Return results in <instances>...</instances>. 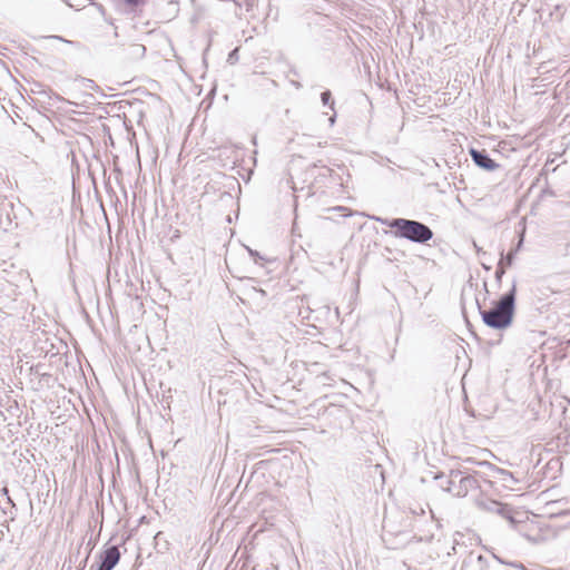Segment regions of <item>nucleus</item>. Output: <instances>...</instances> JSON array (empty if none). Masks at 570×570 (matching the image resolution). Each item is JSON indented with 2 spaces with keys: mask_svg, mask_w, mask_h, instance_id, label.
Segmentation results:
<instances>
[{
  "mask_svg": "<svg viewBox=\"0 0 570 570\" xmlns=\"http://www.w3.org/2000/svg\"><path fill=\"white\" fill-rule=\"evenodd\" d=\"M120 551L118 547L111 546L100 554V563L97 570H112L119 562Z\"/></svg>",
  "mask_w": 570,
  "mask_h": 570,
  "instance_id": "39448f33",
  "label": "nucleus"
},
{
  "mask_svg": "<svg viewBox=\"0 0 570 570\" xmlns=\"http://www.w3.org/2000/svg\"><path fill=\"white\" fill-rule=\"evenodd\" d=\"M502 475H503V478H502L503 481H509V480L514 481L512 473H510L508 471H502Z\"/></svg>",
  "mask_w": 570,
  "mask_h": 570,
  "instance_id": "ddd939ff",
  "label": "nucleus"
},
{
  "mask_svg": "<svg viewBox=\"0 0 570 570\" xmlns=\"http://www.w3.org/2000/svg\"><path fill=\"white\" fill-rule=\"evenodd\" d=\"M435 479L439 481V487L441 488V484L446 485V480H449V476L441 474L435 476Z\"/></svg>",
  "mask_w": 570,
  "mask_h": 570,
  "instance_id": "f8f14e48",
  "label": "nucleus"
},
{
  "mask_svg": "<svg viewBox=\"0 0 570 570\" xmlns=\"http://www.w3.org/2000/svg\"><path fill=\"white\" fill-rule=\"evenodd\" d=\"M505 273V267L503 266V261H500L495 271V277L498 281L501 279L503 274Z\"/></svg>",
  "mask_w": 570,
  "mask_h": 570,
  "instance_id": "6e6552de",
  "label": "nucleus"
},
{
  "mask_svg": "<svg viewBox=\"0 0 570 570\" xmlns=\"http://www.w3.org/2000/svg\"><path fill=\"white\" fill-rule=\"evenodd\" d=\"M470 154L474 164L480 168L493 170L499 167V165L491 159L484 150L471 149Z\"/></svg>",
  "mask_w": 570,
  "mask_h": 570,
  "instance_id": "423d86ee",
  "label": "nucleus"
},
{
  "mask_svg": "<svg viewBox=\"0 0 570 570\" xmlns=\"http://www.w3.org/2000/svg\"><path fill=\"white\" fill-rule=\"evenodd\" d=\"M515 308V284L512 288L502 295L494 306L487 311H481L482 321L491 328L503 330L511 325Z\"/></svg>",
  "mask_w": 570,
  "mask_h": 570,
  "instance_id": "f257e3e1",
  "label": "nucleus"
},
{
  "mask_svg": "<svg viewBox=\"0 0 570 570\" xmlns=\"http://www.w3.org/2000/svg\"><path fill=\"white\" fill-rule=\"evenodd\" d=\"M126 3L130 4V6H138L139 3H141L144 0H125Z\"/></svg>",
  "mask_w": 570,
  "mask_h": 570,
  "instance_id": "4468645a",
  "label": "nucleus"
},
{
  "mask_svg": "<svg viewBox=\"0 0 570 570\" xmlns=\"http://www.w3.org/2000/svg\"><path fill=\"white\" fill-rule=\"evenodd\" d=\"M503 261V266H510L513 263V253H509L505 257L502 255L501 259Z\"/></svg>",
  "mask_w": 570,
  "mask_h": 570,
  "instance_id": "1a4fd4ad",
  "label": "nucleus"
},
{
  "mask_svg": "<svg viewBox=\"0 0 570 570\" xmlns=\"http://www.w3.org/2000/svg\"><path fill=\"white\" fill-rule=\"evenodd\" d=\"M476 504L481 510L497 514L502 519L509 521L511 524H514L517 522V520L514 519L513 508L507 503H502L492 499H482L479 500Z\"/></svg>",
  "mask_w": 570,
  "mask_h": 570,
  "instance_id": "20e7f679",
  "label": "nucleus"
},
{
  "mask_svg": "<svg viewBox=\"0 0 570 570\" xmlns=\"http://www.w3.org/2000/svg\"><path fill=\"white\" fill-rule=\"evenodd\" d=\"M238 59V49H234L229 55H228V62L233 63L234 61H236Z\"/></svg>",
  "mask_w": 570,
  "mask_h": 570,
  "instance_id": "9d476101",
  "label": "nucleus"
},
{
  "mask_svg": "<svg viewBox=\"0 0 570 570\" xmlns=\"http://www.w3.org/2000/svg\"><path fill=\"white\" fill-rule=\"evenodd\" d=\"M321 99L324 105H328L332 109L334 108V101L330 90H325L321 94Z\"/></svg>",
  "mask_w": 570,
  "mask_h": 570,
  "instance_id": "0eeeda50",
  "label": "nucleus"
},
{
  "mask_svg": "<svg viewBox=\"0 0 570 570\" xmlns=\"http://www.w3.org/2000/svg\"><path fill=\"white\" fill-rule=\"evenodd\" d=\"M478 488V480L473 475H463L460 470H452L449 480H446V485L441 484L443 491L459 498L465 497L469 491Z\"/></svg>",
  "mask_w": 570,
  "mask_h": 570,
  "instance_id": "7ed1b4c3",
  "label": "nucleus"
},
{
  "mask_svg": "<svg viewBox=\"0 0 570 570\" xmlns=\"http://www.w3.org/2000/svg\"><path fill=\"white\" fill-rule=\"evenodd\" d=\"M318 379L322 381V383L325 384V379H327V374L323 373L322 375L318 376Z\"/></svg>",
  "mask_w": 570,
  "mask_h": 570,
  "instance_id": "2eb2a0df",
  "label": "nucleus"
},
{
  "mask_svg": "<svg viewBox=\"0 0 570 570\" xmlns=\"http://www.w3.org/2000/svg\"><path fill=\"white\" fill-rule=\"evenodd\" d=\"M330 121H331V124H333V122L335 121V118H334V117H332V118L330 119Z\"/></svg>",
  "mask_w": 570,
  "mask_h": 570,
  "instance_id": "f3484780",
  "label": "nucleus"
},
{
  "mask_svg": "<svg viewBox=\"0 0 570 570\" xmlns=\"http://www.w3.org/2000/svg\"><path fill=\"white\" fill-rule=\"evenodd\" d=\"M249 255L254 258L255 263L258 262V259H263V257L258 254L257 250H254V249H250V248H247Z\"/></svg>",
  "mask_w": 570,
  "mask_h": 570,
  "instance_id": "9b49d317",
  "label": "nucleus"
},
{
  "mask_svg": "<svg viewBox=\"0 0 570 570\" xmlns=\"http://www.w3.org/2000/svg\"><path fill=\"white\" fill-rule=\"evenodd\" d=\"M485 561H487V559H485L483 556H481V554H480V556L478 557V562H480V563H484Z\"/></svg>",
  "mask_w": 570,
  "mask_h": 570,
  "instance_id": "dca6fc26",
  "label": "nucleus"
},
{
  "mask_svg": "<svg viewBox=\"0 0 570 570\" xmlns=\"http://www.w3.org/2000/svg\"><path fill=\"white\" fill-rule=\"evenodd\" d=\"M383 225L393 229L394 236L413 243L425 244L433 238V230L425 224L406 218H375Z\"/></svg>",
  "mask_w": 570,
  "mask_h": 570,
  "instance_id": "f03ea898",
  "label": "nucleus"
}]
</instances>
